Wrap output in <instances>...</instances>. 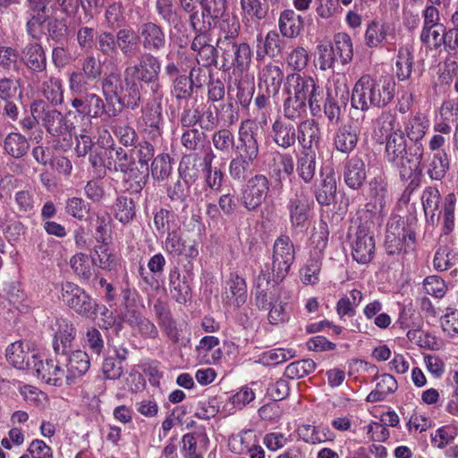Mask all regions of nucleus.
<instances>
[{
  "instance_id": "f257e3e1",
  "label": "nucleus",
  "mask_w": 458,
  "mask_h": 458,
  "mask_svg": "<svg viewBox=\"0 0 458 458\" xmlns=\"http://www.w3.org/2000/svg\"><path fill=\"white\" fill-rule=\"evenodd\" d=\"M394 94L395 82L392 77L363 74L354 84L351 105L361 111L383 108L392 102Z\"/></svg>"
},
{
  "instance_id": "412c9836",
  "label": "nucleus",
  "mask_w": 458,
  "mask_h": 458,
  "mask_svg": "<svg viewBox=\"0 0 458 458\" xmlns=\"http://www.w3.org/2000/svg\"><path fill=\"white\" fill-rule=\"evenodd\" d=\"M297 127L282 117H277L272 123L269 135L273 142L283 149L294 146L298 136Z\"/></svg>"
},
{
  "instance_id": "c9c22d12",
  "label": "nucleus",
  "mask_w": 458,
  "mask_h": 458,
  "mask_svg": "<svg viewBox=\"0 0 458 458\" xmlns=\"http://www.w3.org/2000/svg\"><path fill=\"white\" fill-rule=\"evenodd\" d=\"M142 114L140 121L145 125L148 131H159L163 124L162 106L159 101L154 99L142 107Z\"/></svg>"
},
{
  "instance_id": "a878e982",
  "label": "nucleus",
  "mask_w": 458,
  "mask_h": 458,
  "mask_svg": "<svg viewBox=\"0 0 458 458\" xmlns=\"http://www.w3.org/2000/svg\"><path fill=\"white\" fill-rule=\"evenodd\" d=\"M360 139V128L353 123L341 125L334 135V146L336 150L349 154L354 150Z\"/></svg>"
},
{
  "instance_id": "4d7b16f0",
  "label": "nucleus",
  "mask_w": 458,
  "mask_h": 458,
  "mask_svg": "<svg viewBox=\"0 0 458 458\" xmlns=\"http://www.w3.org/2000/svg\"><path fill=\"white\" fill-rule=\"evenodd\" d=\"M124 184L127 190L131 192H140L147 183L148 174L140 172L138 168L132 167L123 173Z\"/></svg>"
},
{
  "instance_id": "3c124183",
  "label": "nucleus",
  "mask_w": 458,
  "mask_h": 458,
  "mask_svg": "<svg viewBox=\"0 0 458 458\" xmlns=\"http://www.w3.org/2000/svg\"><path fill=\"white\" fill-rule=\"evenodd\" d=\"M316 363L311 359H305L290 363L284 370V377L291 379H299L312 373Z\"/></svg>"
},
{
  "instance_id": "0e129e2a",
  "label": "nucleus",
  "mask_w": 458,
  "mask_h": 458,
  "mask_svg": "<svg viewBox=\"0 0 458 458\" xmlns=\"http://www.w3.org/2000/svg\"><path fill=\"white\" fill-rule=\"evenodd\" d=\"M310 61V55L307 49L303 47L293 48L286 58L287 64L293 71H303Z\"/></svg>"
},
{
  "instance_id": "7ed1b4c3",
  "label": "nucleus",
  "mask_w": 458,
  "mask_h": 458,
  "mask_svg": "<svg viewBox=\"0 0 458 458\" xmlns=\"http://www.w3.org/2000/svg\"><path fill=\"white\" fill-rule=\"evenodd\" d=\"M285 90L287 94L307 102L313 116L320 113L323 91L312 77L299 73L289 74L286 78Z\"/></svg>"
},
{
  "instance_id": "a19ab883",
  "label": "nucleus",
  "mask_w": 458,
  "mask_h": 458,
  "mask_svg": "<svg viewBox=\"0 0 458 458\" xmlns=\"http://www.w3.org/2000/svg\"><path fill=\"white\" fill-rule=\"evenodd\" d=\"M26 65L33 71L40 72L46 68L47 60L42 47L38 43L27 45L23 50Z\"/></svg>"
},
{
  "instance_id": "e2e57ef3",
  "label": "nucleus",
  "mask_w": 458,
  "mask_h": 458,
  "mask_svg": "<svg viewBox=\"0 0 458 458\" xmlns=\"http://www.w3.org/2000/svg\"><path fill=\"white\" fill-rule=\"evenodd\" d=\"M113 132L124 147L134 146L138 140L136 131L127 123H116L113 126Z\"/></svg>"
},
{
  "instance_id": "bf43d9fd",
  "label": "nucleus",
  "mask_w": 458,
  "mask_h": 458,
  "mask_svg": "<svg viewBox=\"0 0 458 458\" xmlns=\"http://www.w3.org/2000/svg\"><path fill=\"white\" fill-rule=\"evenodd\" d=\"M215 148L224 154H228L234 147V135L228 129H220L212 135Z\"/></svg>"
},
{
  "instance_id": "052dcab7",
  "label": "nucleus",
  "mask_w": 458,
  "mask_h": 458,
  "mask_svg": "<svg viewBox=\"0 0 458 458\" xmlns=\"http://www.w3.org/2000/svg\"><path fill=\"white\" fill-rule=\"evenodd\" d=\"M295 356L293 349L277 348L262 354L261 360L267 366H276Z\"/></svg>"
},
{
  "instance_id": "338daca9",
  "label": "nucleus",
  "mask_w": 458,
  "mask_h": 458,
  "mask_svg": "<svg viewBox=\"0 0 458 458\" xmlns=\"http://www.w3.org/2000/svg\"><path fill=\"white\" fill-rule=\"evenodd\" d=\"M425 291L428 294L436 298H443L447 290L445 281L439 276H428L423 282Z\"/></svg>"
},
{
  "instance_id": "8fccbe9b",
  "label": "nucleus",
  "mask_w": 458,
  "mask_h": 458,
  "mask_svg": "<svg viewBox=\"0 0 458 458\" xmlns=\"http://www.w3.org/2000/svg\"><path fill=\"white\" fill-rule=\"evenodd\" d=\"M135 216V204L131 198L120 196L114 204V216L123 225H127Z\"/></svg>"
},
{
  "instance_id": "4be33fe9",
  "label": "nucleus",
  "mask_w": 458,
  "mask_h": 458,
  "mask_svg": "<svg viewBox=\"0 0 458 458\" xmlns=\"http://www.w3.org/2000/svg\"><path fill=\"white\" fill-rule=\"evenodd\" d=\"M165 248L170 253L184 256L187 259H194L199 250L194 240H191L182 231H169Z\"/></svg>"
},
{
  "instance_id": "603ef678",
  "label": "nucleus",
  "mask_w": 458,
  "mask_h": 458,
  "mask_svg": "<svg viewBox=\"0 0 458 458\" xmlns=\"http://www.w3.org/2000/svg\"><path fill=\"white\" fill-rule=\"evenodd\" d=\"M378 130L387 140L388 136L395 133H403L401 124L395 114L391 112H383L377 120Z\"/></svg>"
},
{
  "instance_id": "c03bdc74",
  "label": "nucleus",
  "mask_w": 458,
  "mask_h": 458,
  "mask_svg": "<svg viewBox=\"0 0 458 458\" xmlns=\"http://www.w3.org/2000/svg\"><path fill=\"white\" fill-rule=\"evenodd\" d=\"M42 93L53 106H59L64 101L62 81L58 78L49 77L42 82Z\"/></svg>"
},
{
  "instance_id": "cd10ccee",
  "label": "nucleus",
  "mask_w": 458,
  "mask_h": 458,
  "mask_svg": "<svg viewBox=\"0 0 458 458\" xmlns=\"http://www.w3.org/2000/svg\"><path fill=\"white\" fill-rule=\"evenodd\" d=\"M297 141L302 148V151H311L313 147H318L321 140V132L318 123L313 119L301 122L297 126Z\"/></svg>"
},
{
  "instance_id": "1a4fd4ad",
  "label": "nucleus",
  "mask_w": 458,
  "mask_h": 458,
  "mask_svg": "<svg viewBox=\"0 0 458 458\" xmlns=\"http://www.w3.org/2000/svg\"><path fill=\"white\" fill-rule=\"evenodd\" d=\"M270 188L268 179L263 174H256L250 178L242 190L241 201L250 210H256L266 199Z\"/></svg>"
},
{
  "instance_id": "9b49d317",
  "label": "nucleus",
  "mask_w": 458,
  "mask_h": 458,
  "mask_svg": "<svg viewBox=\"0 0 458 458\" xmlns=\"http://www.w3.org/2000/svg\"><path fill=\"white\" fill-rule=\"evenodd\" d=\"M259 128L253 120L246 119L241 123L238 131V149L241 156L250 161H255L259 156V147L258 140Z\"/></svg>"
},
{
  "instance_id": "b1692460",
  "label": "nucleus",
  "mask_w": 458,
  "mask_h": 458,
  "mask_svg": "<svg viewBox=\"0 0 458 458\" xmlns=\"http://www.w3.org/2000/svg\"><path fill=\"white\" fill-rule=\"evenodd\" d=\"M283 78V71L273 63L259 67V86L260 89H265L266 93L268 95H276L279 91Z\"/></svg>"
},
{
  "instance_id": "f03ea898",
  "label": "nucleus",
  "mask_w": 458,
  "mask_h": 458,
  "mask_svg": "<svg viewBox=\"0 0 458 458\" xmlns=\"http://www.w3.org/2000/svg\"><path fill=\"white\" fill-rule=\"evenodd\" d=\"M217 47L222 51V65L224 72L232 70L235 77L242 78L250 70L252 60V50L246 42L236 43L226 40H217Z\"/></svg>"
},
{
  "instance_id": "9d476101",
  "label": "nucleus",
  "mask_w": 458,
  "mask_h": 458,
  "mask_svg": "<svg viewBox=\"0 0 458 458\" xmlns=\"http://www.w3.org/2000/svg\"><path fill=\"white\" fill-rule=\"evenodd\" d=\"M449 238V233L445 232L440 236V244L437 249L433 267L437 272L449 271L452 277L458 276V248L447 244H442Z\"/></svg>"
},
{
  "instance_id": "a18cd8bd",
  "label": "nucleus",
  "mask_w": 458,
  "mask_h": 458,
  "mask_svg": "<svg viewBox=\"0 0 458 458\" xmlns=\"http://www.w3.org/2000/svg\"><path fill=\"white\" fill-rule=\"evenodd\" d=\"M285 118L294 121L302 117L307 112V102L296 96L287 94L283 106Z\"/></svg>"
},
{
  "instance_id": "37998d69",
  "label": "nucleus",
  "mask_w": 458,
  "mask_h": 458,
  "mask_svg": "<svg viewBox=\"0 0 458 458\" xmlns=\"http://www.w3.org/2000/svg\"><path fill=\"white\" fill-rule=\"evenodd\" d=\"M316 172V155L313 151H301L297 158V173L307 183L310 182Z\"/></svg>"
},
{
  "instance_id": "69168bd1",
  "label": "nucleus",
  "mask_w": 458,
  "mask_h": 458,
  "mask_svg": "<svg viewBox=\"0 0 458 458\" xmlns=\"http://www.w3.org/2000/svg\"><path fill=\"white\" fill-rule=\"evenodd\" d=\"M65 211L78 220H84L89 214V206L81 198L72 197L66 200Z\"/></svg>"
},
{
  "instance_id": "774afa93",
  "label": "nucleus",
  "mask_w": 458,
  "mask_h": 458,
  "mask_svg": "<svg viewBox=\"0 0 458 458\" xmlns=\"http://www.w3.org/2000/svg\"><path fill=\"white\" fill-rule=\"evenodd\" d=\"M240 4L244 16L261 21L267 13V9L263 6L260 0H241Z\"/></svg>"
},
{
  "instance_id": "20e7f679",
  "label": "nucleus",
  "mask_w": 458,
  "mask_h": 458,
  "mask_svg": "<svg viewBox=\"0 0 458 458\" xmlns=\"http://www.w3.org/2000/svg\"><path fill=\"white\" fill-rule=\"evenodd\" d=\"M61 299L68 308L82 318L95 319L98 317V301L74 283L62 284Z\"/></svg>"
},
{
  "instance_id": "ddd939ff",
  "label": "nucleus",
  "mask_w": 458,
  "mask_h": 458,
  "mask_svg": "<svg viewBox=\"0 0 458 458\" xmlns=\"http://www.w3.org/2000/svg\"><path fill=\"white\" fill-rule=\"evenodd\" d=\"M276 276L270 278L269 274L264 271L259 275L255 282L256 305L260 310H268L278 301Z\"/></svg>"
},
{
  "instance_id": "2eb2a0df",
  "label": "nucleus",
  "mask_w": 458,
  "mask_h": 458,
  "mask_svg": "<svg viewBox=\"0 0 458 458\" xmlns=\"http://www.w3.org/2000/svg\"><path fill=\"white\" fill-rule=\"evenodd\" d=\"M365 43L369 47H377L384 44L391 50L396 43L394 29L389 24L373 21L366 30Z\"/></svg>"
},
{
  "instance_id": "49530a36",
  "label": "nucleus",
  "mask_w": 458,
  "mask_h": 458,
  "mask_svg": "<svg viewBox=\"0 0 458 458\" xmlns=\"http://www.w3.org/2000/svg\"><path fill=\"white\" fill-rule=\"evenodd\" d=\"M219 16H222V20L219 22L221 36L217 40H226L228 42L235 41V38L238 36L240 30L238 18L229 13L224 14V12Z\"/></svg>"
},
{
  "instance_id": "c85d7f7f",
  "label": "nucleus",
  "mask_w": 458,
  "mask_h": 458,
  "mask_svg": "<svg viewBox=\"0 0 458 458\" xmlns=\"http://www.w3.org/2000/svg\"><path fill=\"white\" fill-rule=\"evenodd\" d=\"M76 336L74 325L65 319L58 322V330L53 341V348L57 355H67L72 347Z\"/></svg>"
},
{
  "instance_id": "ea45409f",
  "label": "nucleus",
  "mask_w": 458,
  "mask_h": 458,
  "mask_svg": "<svg viewBox=\"0 0 458 458\" xmlns=\"http://www.w3.org/2000/svg\"><path fill=\"white\" fill-rule=\"evenodd\" d=\"M140 85L130 76L125 75L124 87L118 103L123 106L135 109L140 100Z\"/></svg>"
},
{
  "instance_id": "aec40b11",
  "label": "nucleus",
  "mask_w": 458,
  "mask_h": 458,
  "mask_svg": "<svg viewBox=\"0 0 458 458\" xmlns=\"http://www.w3.org/2000/svg\"><path fill=\"white\" fill-rule=\"evenodd\" d=\"M71 105L78 114L89 118H98L106 113L104 100L95 93L86 92L83 96L73 98Z\"/></svg>"
},
{
  "instance_id": "f3484780",
  "label": "nucleus",
  "mask_w": 458,
  "mask_h": 458,
  "mask_svg": "<svg viewBox=\"0 0 458 458\" xmlns=\"http://www.w3.org/2000/svg\"><path fill=\"white\" fill-rule=\"evenodd\" d=\"M352 255L360 264H369L374 258L375 240L373 231H356L352 242Z\"/></svg>"
},
{
  "instance_id": "a211bd4d",
  "label": "nucleus",
  "mask_w": 458,
  "mask_h": 458,
  "mask_svg": "<svg viewBox=\"0 0 458 458\" xmlns=\"http://www.w3.org/2000/svg\"><path fill=\"white\" fill-rule=\"evenodd\" d=\"M95 238L97 242H101L103 244L94 248V252L90 255L91 262L101 269L109 272L117 271L118 267H120L119 260L116 255L110 251L107 247L110 242L108 238L104 237L103 231H97Z\"/></svg>"
},
{
  "instance_id": "680f3d73",
  "label": "nucleus",
  "mask_w": 458,
  "mask_h": 458,
  "mask_svg": "<svg viewBox=\"0 0 458 458\" xmlns=\"http://www.w3.org/2000/svg\"><path fill=\"white\" fill-rule=\"evenodd\" d=\"M411 66L412 58L410 51L407 48H401L395 62L397 78L400 81L408 79L411 73Z\"/></svg>"
},
{
  "instance_id": "09e8293b",
  "label": "nucleus",
  "mask_w": 458,
  "mask_h": 458,
  "mask_svg": "<svg viewBox=\"0 0 458 458\" xmlns=\"http://www.w3.org/2000/svg\"><path fill=\"white\" fill-rule=\"evenodd\" d=\"M445 28L443 24L423 27L420 33L421 41L431 48L445 45Z\"/></svg>"
},
{
  "instance_id": "39448f33",
  "label": "nucleus",
  "mask_w": 458,
  "mask_h": 458,
  "mask_svg": "<svg viewBox=\"0 0 458 458\" xmlns=\"http://www.w3.org/2000/svg\"><path fill=\"white\" fill-rule=\"evenodd\" d=\"M385 157L392 166L399 171L402 179H407L412 174L404 133H395L387 137V140H386Z\"/></svg>"
},
{
  "instance_id": "4c0bfd02",
  "label": "nucleus",
  "mask_w": 458,
  "mask_h": 458,
  "mask_svg": "<svg viewBox=\"0 0 458 458\" xmlns=\"http://www.w3.org/2000/svg\"><path fill=\"white\" fill-rule=\"evenodd\" d=\"M29 148L28 140L19 132H10L4 140L5 153L14 158H21L25 156Z\"/></svg>"
},
{
  "instance_id": "bb28decb",
  "label": "nucleus",
  "mask_w": 458,
  "mask_h": 458,
  "mask_svg": "<svg viewBox=\"0 0 458 458\" xmlns=\"http://www.w3.org/2000/svg\"><path fill=\"white\" fill-rule=\"evenodd\" d=\"M256 59L258 62L266 56L276 57L282 52V40L276 30H269L265 37L259 33L256 39Z\"/></svg>"
},
{
  "instance_id": "6ab92c4d",
  "label": "nucleus",
  "mask_w": 458,
  "mask_h": 458,
  "mask_svg": "<svg viewBox=\"0 0 458 458\" xmlns=\"http://www.w3.org/2000/svg\"><path fill=\"white\" fill-rule=\"evenodd\" d=\"M61 360H58L56 363L53 360H46L44 362L42 360H38L34 363L33 370L36 373L38 378L46 382L47 384L62 386L66 385V373L60 367Z\"/></svg>"
},
{
  "instance_id": "f8f14e48",
  "label": "nucleus",
  "mask_w": 458,
  "mask_h": 458,
  "mask_svg": "<svg viewBox=\"0 0 458 458\" xmlns=\"http://www.w3.org/2000/svg\"><path fill=\"white\" fill-rule=\"evenodd\" d=\"M160 70L159 60L151 54H144L139 58V63L128 66L124 73L144 83H156L158 81Z\"/></svg>"
},
{
  "instance_id": "5701e85b",
  "label": "nucleus",
  "mask_w": 458,
  "mask_h": 458,
  "mask_svg": "<svg viewBox=\"0 0 458 458\" xmlns=\"http://www.w3.org/2000/svg\"><path fill=\"white\" fill-rule=\"evenodd\" d=\"M140 43L144 49L157 52L165 46V35L164 30L157 24L148 21L142 23L139 28Z\"/></svg>"
},
{
  "instance_id": "6e6552de",
  "label": "nucleus",
  "mask_w": 458,
  "mask_h": 458,
  "mask_svg": "<svg viewBox=\"0 0 458 458\" xmlns=\"http://www.w3.org/2000/svg\"><path fill=\"white\" fill-rule=\"evenodd\" d=\"M43 126L47 131L58 141H63L61 147L63 148H69L72 144V124L68 123L66 118L61 112L56 109L45 107L42 114Z\"/></svg>"
},
{
  "instance_id": "79ce46f5",
  "label": "nucleus",
  "mask_w": 458,
  "mask_h": 458,
  "mask_svg": "<svg viewBox=\"0 0 458 458\" xmlns=\"http://www.w3.org/2000/svg\"><path fill=\"white\" fill-rule=\"evenodd\" d=\"M369 206L367 205L365 208L357 211L352 220V226L356 227V229H372L381 226L382 218L380 213L369 209Z\"/></svg>"
},
{
  "instance_id": "f704fd0d",
  "label": "nucleus",
  "mask_w": 458,
  "mask_h": 458,
  "mask_svg": "<svg viewBox=\"0 0 458 458\" xmlns=\"http://www.w3.org/2000/svg\"><path fill=\"white\" fill-rule=\"evenodd\" d=\"M426 173L431 180H442L449 170V159L445 151L429 154L425 164Z\"/></svg>"
},
{
  "instance_id": "5fc2aeb1",
  "label": "nucleus",
  "mask_w": 458,
  "mask_h": 458,
  "mask_svg": "<svg viewBox=\"0 0 458 458\" xmlns=\"http://www.w3.org/2000/svg\"><path fill=\"white\" fill-rule=\"evenodd\" d=\"M228 290L231 297L234 299L233 303L240 307L247 300V285L245 280L236 274H231L227 281Z\"/></svg>"
},
{
  "instance_id": "c756f323",
  "label": "nucleus",
  "mask_w": 458,
  "mask_h": 458,
  "mask_svg": "<svg viewBox=\"0 0 458 458\" xmlns=\"http://www.w3.org/2000/svg\"><path fill=\"white\" fill-rule=\"evenodd\" d=\"M322 182L315 191L318 203L322 207H329L336 195V175L333 169L321 172Z\"/></svg>"
},
{
  "instance_id": "72a5a7b5",
  "label": "nucleus",
  "mask_w": 458,
  "mask_h": 458,
  "mask_svg": "<svg viewBox=\"0 0 458 458\" xmlns=\"http://www.w3.org/2000/svg\"><path fill=\"white\" fill-rule=\"evenodd\" d=\"M345 183L352 189H359L366 180L365 164L361 158L353 157L346 162L344 173Z\"/></svg>"
},
{
  "instance_id": "6e6d98bb",
  "label": "nucleus",
  "mask_w": 458,
  "mask_h": 458,
  "mask_svg": "<svg viewBox=\"0 0 458 458\" xmlns=\"http://www.w3.org/2000/svg\"><path fill=\"white\" fill-rule=\"evenodd\" d=\"M123 87L124 81H122L119 75L114 73L109 74L102 82V90L106 101L113 98L118 101L123 93Z\"/></svg>"
},
{
  "instance_id": "dca6fc26",
  "label": "nucleus",
  "mask_w": 458,
  "mask_h": 458,
  "mask_svg": "<svg viewBox=\"0 0 458 458\" xmlns=\"http://www.w3.org/2000/svg\"><path fill=\"white\" fill-rule=\"evenodd\" d=\"M61 356L64 358L63 362H65L66 366L67 386L75 384L77 379L85 375L90 367L89 355L81 350H71L67 355Z\"/></svg>"
},
{
  "instance_id": "de8ad7c7",
  "label": "nucleus",
  "mask_w": 458,
  "mask_h": 458,
  "mask_svg": "<svg viewBox=\"0 0 458 458\" xmlns=\"http://www.w3.org/2000/svg\"><path fill=\"white\" fill-rule=\"evenodd\" d=\"M73 272L82 280L88 281L93 276L95 271L94 264L88 255L78 253L70 260Z\"/></svg>"
},
{
  "instance_id": "7c9ffc66",
  "label": "nucleus",
  "mask_w": 458,
  "mask_h": 458,
  "mask_svg": "<svg viewBox=\"0 0 458 458\" xmlns=\"http://www.w3.org/2000/svg\"><path fill=\"white\" fill-rule=\"evenodd\" d=\"M304 27L303 18L292 9L284 10L278 19V28L282 36L297 38Z\"/></svg>"
},
{
  "instance_id": "2f4dec72",
  "label": "nucleus",
  "mask_w": 458,
  "mask_h": 458,
  "mask_svg": "<svg viewBox=\"0 0 458 458\" xmlns=\"http://www.w3.org/2000/svg\"><path fill=\"white\" fill-rule=\"evenodd\" d=\"M415 241L413 231H386L385 248L389 255L398 254L403 248L411 247Z\"/></svg>"
},
{
  "instance_id": "864d4df0",
  "label": "nucleus",
  "mask_w": 458,
  "mask_h": 458,
  "mask_svg": "<svg viewBox=\"0 0 458 458\" xmlns=\"http://www.w3.org/2000/svg\"><path fill=\"white\" fill-rule=\"evenodd\" d=\"M172 170L171 157L168 154H159L153 159L151 164V175L154 180L165 181L168 179Z\"/></svg>"
},
{
  "instance_id": "58836bf2",
  "label": "nucleus",
  "mask_w": 458,
  "mask_h": 458,
  "mask_svg": "<svg viewBox=\"0 0 458 458\" xmlns=\"http://www.w3.org/2000/svg\"><path fill=\"white\" fill-rule=\"evenodd\" d=\"M331 47L342 64H347L352 60L353 46L352 38L347 33L340 32L335 34Z\"/></svg>"
},
{
  "instance_id": "13d9d810",
  "label": "nucleus",
  "mask_w": 458,
  "mask_h": 458,
  "mask_svg": "<svg viewBox=\"0 0 458 458\" xmlns=\"http://www.w3.org/2000/svg\"><path fill=\"white\" fill-rule=\"evenodd\" d=\"M421 202L425 215L434 217L438 211L440 202L439 191L435 187H427L421 195Z\"/></svg>"
},
{
  "instance_id": "4468645a",
  "label": "nucleus",
  "mask_w": 458,
  "mask_h": 458,
  "mask_svg": "<svg viewBox=\"0 0 458 458\" xmlns=\"http://www.w3.org/2000/svg\"><path fill=\"white\" fill-rule=\"evenodd\" d=\"M6 360L10 365L18 369H33L34 363L38 362V354L30 351L28 342L16 341L6 349Z\"/></svg>"
},
{
  "instance_id": "e433bc0d",
  "label": "nucleus",
  "mask_w": 458,
  "mask_h": 458,
  "mask_svg": "<svg viewBox=\"0 0 458 458\" xmlns=\"http://www.w3.org/2000/svg\"><path fill=\"white\" fill-rule=\"evenodd\" d=\"M117 47L127 57H133L140 51V37L132 29H122L116 33Z\"/></svg>"
},
{
  "instance_id": "423d86ee",
  "label": "nucleus",
  "mask_w": 458,
  "mask_h": 458,
  "mask_svg": "<svg viewBox=\"0 0 458 458\" xmlns=\"http://www.w3.org/2000/svg\"><path fill=\"white\" fill-rule=\"evenodd\" d=\"M294 247L286 235L279 236L273 246L272 274L276 282H282L294 261Z\"/></svg>"
},
{
  "instance_id": "0eeeda50",
  "label": "nucleus",
  "mask_w": 458,
  "mask_h": 458,
  "mask_svg": "<svg viewBox=\"0 0 458 458\" xmlns=\"http://www.w3.org/2000/svg\"><path fill=\"white\" fill-rule=\"evenodd\" d=\"M287 208L293 226H309L310 209V198L307 191L301 185L295 184L292 188Z\"/></svg>"
},
{
  "instance_id": "473e14b6",
  "label": "nucleus",
  "mask_w": 458,
  "mask_h": 458,
  "mask_svg": "<svg viewBox=\"0 0 458 458\" xmlns=\"http://www.w3.org/2000/svg\"><path fill=\"white\" fill-rule=\"evenodd\" d=\"M403 126L404 137L407 136L411 141L422 140L429 128V121L424 114L417 113L409 115Z\"/></svg>"
},
{
  "instance_id": "393cba45",
  "label": "nucleus",
  "mask_w": 458,
  "mask_h": 458,
  "mask_svg": "<svg viewBox=\"0 0 458 458\" xmlns=\"http://www.w3.org/2000/svg\"><path fill=\"white\" fill-rule=\"evenodd\" d=\"M179 178L171 182L166 187V194L168 199L173 202H177L182 205V209L188 208L190 199V184L189 180L191 178L189 176L182 167L181 163L178 168Z\"/></svg>"
}]
</instances>
